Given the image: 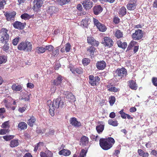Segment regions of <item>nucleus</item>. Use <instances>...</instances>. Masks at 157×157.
<instances>
[{
    "mask_svg": "<svg viewBox=\"0 0 157 157\" xmlns=\"http://www.w3.org/2000/svg\"><path fill=\"white\" fill-rule=\"evenodd\" d=\"M115 141L113 138L109 137L107 138H101L99 140V144L101 148L107 150L111 148Z\"/></svg>",
    "mask_w": 157,
    "mask_h": 157,
    "instance_id": "1",
    "label": "nucleus"
},
{
    "mask_svg": "<svg viewBox=\"0 0 157 157\" xmlns=\"http://www.w3.org/2000/svg\"><path fill=\"white\" fill-rule=\"evenodd\" d=\"M18 49L20 51H26L28 52H31L33 49L32 43L28 41H22L17 46Z\"/></svg>",
    "mask_w": 157,
    "mask_h": 157,
    "instance_id": "2",
    "label": "nucleus"
},
{
    "mask_svg": "<svg viewBox=\"0 0 157 157\" xmlns=\"http://www.w3.org/2000/svg\"><path fill=\"white\" fill-rule=\"evenodd\" d=\"M8 30L5 28H2L0 30L1 35L0 36V43L4 44V43H8L10 36L8 33Z\"/></svg>",
    "mask_w": 157,
    "mask_h": 157,
    "instance_id": "3",
    "label": "nucleus"
},
{
    "mask_svg": "<svg viewBox=\"0 0 157 157\" xmlns=\"http://www.w3.org/2000/svg\"><path fill=\"white\" fill-rule=\"evenodd\" d=\"M127 75V70L124 67L117 69L114 73L115 77L118 78L119 79H122L125 78Z\"/></svg>",
    "mask_w": 157,
    "mask_h": 157,
    "instance_id": "4",
    "label": "nucleus"
},
{
    "mask_svg": "<svg viewBox=\"0 0 157 157\" xmlns=\"http://www.w3.org/2000/svg\"><path fill=\"white\" fill-rule=\"evenodd\" d=\"M144 32L140 29L136 30L135 32L132 35V37L133 40H141L143 37Z\"/></svg>",
    "mask_w": 157,
    "mask_h": 157,
    "instance_id": "5",
    "label": "nucleus"
},
{
    "mask_svg": "<svg viewBox=\"0 0 157 157\" xmlns=\"http://www.w3.org/2000/svg\"><path fill=\"white\" fill-rule=\"evenodd\" d=\"M101 43L105 47L110 48L113 46V42L111 38L108 36L105 37L101 40Z\"/></svg>",
    "mask_w": 157,
    "mask_h": 157,
    "instance_id": "6",
    "label": "nucleus"
},
{
    "mask_svg": "<svg viewBox=\"0 0 157 157\" xmlns=\"http://www.w3.org/2000/svg\"><path fill=\"white\" fill-rule=\"evenodd\" d=\"M53 106L56 109L59 107L62 108L64 106V104L60 97H58L57 98L53 101Z\"/></svg>",
    "mask_w": 157,
    "mask_h": 157,
    "instance_id": "7",
    "label": "nucleus"
},
{
    "mask_svg": "<svg viewBox=\"0 0 157 157\" xmlns=\"http://www.w3.org/2000/svg\"><path fill=\"white\" fill-rule=\"evenodd\" d=\"M33 9L35 12H38L40 10L43 3L42 0H34Z\"/></svg>",
    "mask_w": 157,
    "mask_h": 157,
    "instance_id": "8",
    "label": "nucleus"
},
{
    "mask_svg": "<svg viewBox=\"0 0 157 157\" xmlns=\"http://www.w3.org/2000/svg\"><path fill=\"white\" fill-rule=\"evenodd\" d=\"M137 0H130L127 5V8L129 10H134L137 5Z\"/></svg>",
    "mask_w": 157,
    "mask_h": 157,
    "instance_id": "9",
    "label": "nucleus"
},
{
    "mask_svg": "<svg viewBox=\"0 0 157 157\" xmlns=\"http://www.w3.org/2000/svg\"><path fill=\"white\" fill-rule=\"evenodd\" d=\"M63 80V77L60 75H58L56 79L52 80V82L55 86H61Z\"/></svg>",
    "mask_w": 157,
    "mask_h": 157,
    "instance_id": "10",
    "label": "nucleus"
},
{
    "mask_svg": "<svg viewBox=\"0 0 157 157\" xmlns=\"http://www.w3.org/2000/svg\"><path fill=\"white\" fill-rule=\"evenodd\" d=\"M69 122L70 124L74 127H78L81 126V122L78 121L77 119L75 117L71 118Z\"/></svg>",
    "mask_w": 157,
    "mask_h": 157,
    "instance_id": "11",
    "label": "nucleus"
},
{
    "mask_svg": "<svg viewBox=\"0 0 157 157\" xmlns=\"http://www.w3.org/2000/svg\"><path fill=\"white\" fill-rule=\"evenodd\" d=\"M89 83L92 86L97 85L98 82V76H95L94 78L93 75H90L89 76Z\"/></svg>",
    "mask_w": 157,
    "mask_h": 157,
    "instance_id": "12",
    "label": "nucleus"
},
{
    "mask_svg": "<svg viewBox=\"0 0 157 157\" xmlns=\"http://www.w3.org/2000/svg\"><path fill=\"white\" fill-rule=\"evenodd\" d=\"M83 7L85 10L90 9L93 6V2L90 0H85L82 3Z\"/></svg>",
    "mask_w": 157,
    "mask_h": 157,
    "instance_id": "13",
    "label": "nucleus"
},
{
    "mask_svg": "<svg viewBox=\"0 0 157 157\" xmlns=\"http://www.w3.org/2000/svg\"><path fill=\"white\" fill-rule=\"evenodd\" d=\"M89 141L88 137L84 136L81 138L79 144L83 147H84L86 146H87L88 144Z\"/></svg>",
    "mask_w": 157,
    "mask_h": 157,
    "instance_id": "14",
    "label": "nucleus"
},
{
    "mask_svg": "<svg viewBox=\"0 0 157 157\" xmlns=\"http://www.w3.org/2000/svg\"><path fill=\"white\" fill-rule=\"evenodd\" d=\"M25 25V23H22L18 21H15L13 24V27L15 28L19 29H23Z\"/></svg>",
    "mask_w": 157,
    "mask_h": 157,
    "instance_id": "15",
    "label": "nucleus"
},
{
    "mask_svg": "<svg viewBox=\"0 0 157 157\" xmlns=\"http://www.w3.org/2000/svg\"><path fill=\"white\" fill-rule=\"evenodd\" d=\"M4 15L6 17V19L8 21H10L13 20L16 15V12L13 11L11 13L5 12Z\"/></svg>",
    "mask_w": 157,
    "mask_h": 157,
    "instance_id": "16",
    "label": "nucleus"
},
{
    "mask_svg": "<svg viewBox=\"0 0 157 157\" xmlns=\"http://www.w3.org/2000/svg\"><path fill=\"white\" fill-rule=\"evenodd\" d=\"M37 120L34 116H32L30 117V118L28 120L27 123L28 125L31 127H32L35 124Z\"/></svg>",
    "mask_w": 157,
    "mask_h": 157,
    "instance_id": "17",
    "label": "nucleus"
},
{
    "mask_svg": "<svg viewBox=\"0 0 157 157\" xmlns=\"http://www.w3.org/2000/svg\"><path fill=\"white\" fill-rule=\"evenodd\" d=\"M128 85L130 89L132 90H136L138 88V86L135 81L130 80L128 81Z\"/></svg>",
    "mask_w": 157,
    "mask_h": 157,
    "instance_id": "18",
    "label": "nucleus"
},
{
    "mask_svg": "<svg viewBox=\"0 0 157 157\" xmlns=\"http://www.w3.org/2000/svg\"><path fill=\"white\" fill-rule=\"evenodd\" d=\"M87 43L92 45L98 46V44L95 39L92 36H89L87 39Z\"/></svg>",
    "mask_w": 157,
    "mask_h": 157,
    "instance_id": "19",
    "label": "nucleus"
},
{
    "mask_svg": "<svg viewBox=\"0 0 157 157\" xmlns=\"http://www.w3.org/2000/svg\"><path fill=\"white\" fill-rule=\"evenodd\" d=\"M40 155L41 157H52L53 154L51 151L48 150L45 152H41Z\"/></svg>",
    "mask_w": 157,
    "mask_h": 157,
    "instance_id": "20",
    "label": "nucleus"
},
{
    "mask_svg": "<svg viewBox=\"0 0 157 157\" xmlns=\"http://www.w3.org/2000/svg\"><path fill=\"white\" fill-rule=\"evenodd\" d=\"M127 12L126 8L124 6H123L119 9L118 13L119 17H122L126 14Z\"/></svg>",
    "mask_w": 157,
    "mask_h": 157,
    "instance_id": "21",
    "label": "nucleus"
},
{
    "mask_svg": "<svg viewBox=\"0 0 157 157\" xmlns=\"http://www.w3.org/2000/svg\"><path fill=\"white\" fill-rule=\"evenodd\" d=\"M58 153L60 155H63L67 156L71 154V151L69 150L63 148L59 151Z\"/></svg>",
    "mask_w": 157,
    "mask_h": 157,
    "instance_id": "22",
    "label": "nucleus"
},
{
    "mask_svg": "<svg viewBox=\"0 0 157 157\" xmlns=\"http://www.w3.org/2000/svg\"><path fill=\"white\" fill-rule=\"evenodd\" d=\"M58 11V9L56 8L55 6H50L48 10V13H50L51 15L56 13Z\"/></svg>",
    "mask_w": 157,
    "mask_h": 157,
    "instance_id": "23",
    "label": "nucleus"
},
{
    "mask_svg": "<svg viewBox=\"0 0 157 157\" xmlns=\"http://www.w3.org/2000/svg\"><path fill=\"white\" fill-rule=\"evenodd\" d=\"M17 127L20 130H25L27 128V125L25 122L21 121L18 123Z\"/></svg>",
    "mask_w": 157,
    "mask_h": 157,
    "instance_id": "24",
    "label": "nucleus"
},
{
    "mask_svg": "<svg viewBox=\"0 0 157 157\" xmlns=\"http://www.w3.org/2000/svg\"><path fill=\"white\" fill-rule=\"evenodd\" d=\"M19 140L18 139L12 140L10 143V146L12 148L17 147L19 145Z\"/></svg>",
    "mask_w": 157,
    "mask_h": 157,
    "instance_id": "25",
    "label": "nucleus"
},
{
    "mask_svg": "<svg viewBox=\"0 0 157 157\" xmlns=\"http://www.w3.org/2000/svg\"><path fill=\"white\" fill-rule=\"evenodd\" d=\"M11 88L14 91H18L22 89V87L20 85H16V84L13 83L11 86Z\"/></svg>",
    "mask_w": 157,
    "mask_h": 157,
    "instance_id": "26",
    "label": "nucleus"
},
{
    "mask_svg": "<svg viewBox=\"0 0 157 157\" xmlns=\"http://www.w3.org/2000/svg\"><path fill=\"white\" fill-rule=\"evenodd\" d=\"M137 152L139 155L142 157H148L149 156V154L148 152H145L141 149H138Z\"/></svg>",
    "mask_w": 157,
    "mask_h": 157,
    "instance_id": "27",
    "label": "nucleus"
},
{
    "mask_svg": "<svg viewBox=\"0 0 157 157\" xmlns=\"http://www.w3.org/2000/svg\"><path fill=\"white\" fill-rule=\"evenodd\" d=\"M117 43L118 47L123 49L125 48L127 46V44L126 42H122L120 40L117 41Z\"/></svg>",
    "mask_w": 157,
    "mask_h": 157,
    "instance_id": "28",
    "label": "nucleus"
},
{
    "mask_svg": "<svg viewBox=\"0 0 157 157\" xmlns=\"http://www.w3.org/2000/svg\"><path fill=\"white\" fill-rule=\"evenodd\" d=\"M33 15H30L27 13H24L21 15V17L22 19L25 20H29L31 18H33Z\"/></svg>",
    "mask_w": 157,
    "mask_h": 157,
    "instance_id": "29",
    "label": "nucleus"
},
{
    "mask_svg": "<svg viewBox=\"0 0 157 157\" xmlns=\"http://www.w3.org/2000/svg\"><path fill=\"white\" fill-rule=\"evenodd\" d=\"M105 123L103 122L99 121V134H101L104 128Z\"/></svg>",
    "mask_w": 157,
    "mask_h": 157,
    "instance_id": "30",
    "label": "nucleus"
},
{
    "mask_svg": "<svg viewBox=\"0 0 157 157\" xmlns=\"http://www.w3.org/2000/svg\"><path fill=\"white\" fill-rule=\"evenodd\" d=\"M137 44V42L134 40H132L128 45V46L127 48V49L126 51V52H127L131 50L132 49V47L134 45H136Z\"/></svg>",
    "mask_w": 157,
    "mask_h": 157,
    "instance_id": "31",
    "label": "nucleus"
},
{
    "mask_svg": "<svg viewBox=\"0 0 157 157\" xmlns=\"http://www.w3.org/2000/svg\"><path fill=\"white\" fill-rule=\"evenodd\" d=\"M108 124L113 126H117L118 125V121L116 120L109 119L108 121Z\"/></svg>",
    "mask_w": 157,
    "mask_h": 157,
    "instance_id": "32",
    "label": "nucleus"
},
{
    "mask_svg": "<svg viewBox=\"0 0 157 157\" xmlns=\"http://www.w3.org/2000/svg\"><path fill=\"white\" fill-rule=\"evenodd\" d=\"M106 27L104 24L99 22V30L102 32H105L107 30Z\"/></svg>",
    "mask_w": 157,
    "mask_h": 157,
    "instance_id": "33",
    "label": "nucleus"
},
{
    "mask_svg": "<svg viewBox=\"0 0 157 157\" xmlns=\"http://www.w3.org/2000/svg\"><path fill=\"white\" fill-rule=\"evenodd\" d=\"M108 90L110 92H116L118 91V89L115 87L111 86L110 85L107 86Z\"/></svg>",
    "mask_w": 157,
    "mask_h": 157,
    "instance_id": "34",
    "label": "nucleus"
},
{
    "mask_svg": "<svg viewBox=\"0 0 157 157\" xmlns=\"http://www.w3.org/2000/svg\"><path fill=\"white\" fill-rule=\"evenodd\" d=\"M106 67L105 62L103 60L99 62V70H103Z\"/></svg>",
    "mask_w": 157,
    "mask_h": 157,
    "instance_id": "35",
    "label": "nucleus"
},
{
    "mask_svg": "<svg viewBox=\"0 0 157 157\" xmlns=\"http://www.w3.org/2000/svg\"><path fill=\"white\" fill-rule=\"evenodd\" d=\"M95 50V49L94 47L92 46H90L87 49V51L89 52L91 56L94 55Z\"/></svg>",
    "mask_w": 157,
    "mask_h": 157,
    "instance_id": "36",
    "label": "nucleus"
},
{
    "mask_svg": "<svg viewBox=\"0 0 157 157\" xmlns=\"http://www.w3.org/2000/svg\"><path fill=\"white\" fill-rule=\"evenodd\" d=\"M115 35L117 38H120L123 37V34L120 30H117L116 31Z\"/></svg>",
    "mask_w": 157,
    "mask_h": 157,
    "instance_id": "37",
    "label": "nucleus"
},
{
    "mask_svg": "<svg viewBox=\"0 0 157 157\" xmlns=\"http://www.w3.org/2000/svg\"><path fill=\"white\" fill-rule=\"evenodd\" d=\"M31 94H25L24 96L21 98V99L24 100L25 101H29Z\"/></svg>",
    "mask_w": 157,
    "mask_h": 157,
    "instance_id": "38",
    "label": "nucleus"
},
{
    "mask_svg": "<svg viewBox=\"0 0 157 157\" xmlns=\"http://www.w3.org/2000/svg\"><path fill=\"white\" fill-rule=\"evenodd\" d=\"M36 49L37 53L39 54L45 52V48L42 47H37Z\"/></svg>",
    "mask_w": 157,
    "mask_h": 157,
    "instance_id": "39",
    "label": "nucleus"
},
{
    "mask_svg": "<svg viewBox=\"0 0 157 157\" xmlns=\"http://www.w3.org/2000/svg\"><path fill=\"white\" fill-rule=\"evenodd\" d=\"M14 137V136L12 135H7L3 136V139L6 141H8L13 139Z\"/></svg>",
    "mask_w": 157,
    "mask_h": 157,
    "instance_id": "40",
    "label": "nucleus"
},
{
    "mask_svg": "<svg viewBox=\"0 0 157 157\" xmlns=\"http://www.w3.org/2000/svg\"><path fill=\"white\" fill-rule=\"evenodd\" d=\"M4 45L2 46V50L6 52H7L9 49V44L7 43H4Z\"/></svg>",
    "mask_w": 157,
    "mask_h": 157,
    "instance_id": "41",
    "label": "nucleus"
},
{
    "mask_svg": "<svg viewBox=\"0 0 157 157\" xmlns=\"http://www.w3.org/2000/svg\"><path fill=\"white\" fill-rule=\"evenodd\" d=\"M70 0H57L58 3L61 6L65 5L70 2Z\"/></svg>",
    "mask_w": 157,
    "mask_h": 157,
    "instance_id": "42",
    "label": "nucleus"
},
{
    "mask_svg": "<svg viewBox=\"0 0 157 157\" xmlns=\"http://www.w3.org/2000/svg\"><path fill=\"white\" fill-rule=\"evenodd\" d=\"M88 147H87L86 148L85 147V149L86 150L84 149H82L81 150V152L80 154V155L82 157H85V156H86V154L87 151V149Z\"/></svg>",
    "mask_w": 157,
    "mask_h": 157,
    "instance_id": "43",
    "label": "nucleus"
},
{
    "mask_svg": "<svg viewBox=\"0 0 157 157\" xmlns=\"http://www.w3.org/2000/svg\"><path fill=\"white\" fill-rule=\"evenodd\" d=\"M82 63L84 66H87L90 62V60L87 58H83L82 60Z\"/></svg>",
    "mask_w": 157,
    "mask_h": 157,
    "instance_id": "44",
    "label": "nucleus"
},
{
    "mask_svg": "<svg viewBox=\"0 0 157 157\" xmlns=\"http://www.w3.org/2000/svg\"><path fill=\"white\" fill-rule=\"evenodd\" d=\"M6 61L7 58L5 56H0V64L6 63Z\"/></svg>",
    "mask_w": 157,
    "mask_h": 157,
    "instance_id": "45",
    "label": "nucleus"
},
{
    "mask_svg": "<svg viewBox=\"0 0 157 157\" xmlns=\"http://www.w3.org/2000/svg\"><path fill=\"white\" fill-rule=\"evenodd\" d=\"M109 99L110 105L112 106L115 101L116 99L115 97L113 96H111L110 97Z\"/></svg>",
    "mask_w": 157,
    "mask_h": 157,
    "instance_id": "46",
    "label": "nucleus"
},
{
    "mask_svg": "<svg viewBox=\"0 0 157 157\" xmlns=\"http://www.w3.org/2000/svg\"><path fill=\"white\" fill-rule=\"evenodd\" d=\"M6 0H0V10L4 8V6L6 4Z\"/></svg>",
    "mask_w": 157,
    "mask_h": 157,
    "instance_id": "47",
    "label": "nucleus"
},
{
    "mask_svg": "<svg viewBox=\"0 0 157 157\" xmlns=\"http://www.w3.org/2000/svg\"><path fill=\"white\" fill-rule=\"evenodd\" d=\"M88 20L86 19H82L81 23V25L84 27H86L88 25Z\"/></svg>",
    "mask_w": 157,
    "mask_h": 157,
    "instance_id": "48",
    "label": "nucleus"
},
{
    "mask_svg": "<svg viewBox=\"0 0 157 157\" xmlns=\"http://www.w3.org/2000/svg\"><path fill=\"white\" fill-rule=\"evenodd\" d=\"M10 125L9 124V121H5L4 122L2 125V127L3 128H8L10 127Z\"/></svg>",
    "mask_w": 157,
    "mask_h": 157,
    "instance_id": "49",
    "label": "nucleus"
},
{
    "mask_svg": "<svg viewBox=\"0 0 157 157\" xmlns=\"http://www.w3.org/2000/svg\"><path fill=\"white\" fill-rule=\"evenodd\" d=\"M119 113L121 114V117L123 119H126V116L127 114L125 113L123 111V109L121 110L119 112Z\"/></svg>",
    "mask_w": 157,
    "mask_h": 157,
    "instance_id": "50",
    "label": "nucleus"
},
{
    "mask_svg": "<svg viewBox=\"0 0 157 157\" xmlns=\"http://www.w3.org/2000/svg\"><path fill=\"white\" fill-rule=\"evenodd\" d=\"M75 72L78 74H81L83 73V69L81 67L75 68Z\"/></svg>",
    "mask_w": 157,
    "mask_h": 157,
    "instance_id": "51",
    "label": "nucleus"
},
{
    "mask_svg": "<svg viewBox=\"0 0 157 157\" xmlns=\"http://www.w3.org/2000/svg\"><path fill=\"white\" fill-rule=\"evenodd\" d=\"M67 97L69 99H71V101H75V98L74 96L71 93H70L67 95Z\"/></svg>",
    "mask_w": 157,
    "mask_h": 157,
    "instance_id": "52",
    "label": "nucleus"
},
{
    "mask_svg": "<svg viewBox=\"0 0 157 157\" xmlns=\"http://www.w3.org/2000/svg\"><path fill=\"white\" fill-rule=\"evenodd\" d=\"M47 103L48 105V108H55L54 106H53V102H52V101L51 100H49L47 101Z\"/></svg>",
    "mask_w": 157,
    "mask_h": 157,
    "instance_id": "53",
    "label": "nucleus"
},
{
    "mask_svg": "<svg viewBox=\"0 0 157 157\" xmlns=\"http://www.w3.org/2000/svg\"><path fill=\"white\" fill-rule=\"evenodd\" d=\"M45 51L48 50V51L51 52L53 51L54 49V47L51 45L46 46L45 48Z\"/></svg>",
    "mask_w": 157,
    "mask_h": 157,
    "instance_id": "54",
    "label": "nucleus"
},
{
    "mask_svg": "<svg viewBox=\"0 0 157 157\" xmlns=\"http://www.w3.org/2000/svg\"><path fill=\"white\" fill-rule=\"evenodd\" d=\"M113 22L116 24H118L120 22V19L117 16H115L113 17Z\"/></svg>",
    "mask_w": 157,
    "mask_h": 157,
    "instance_id": "55",
    "label": "nucleus"
},
{
    "mask_svg": "<svg viewBox=\"0 0 157 157\" xmlns=\"http://www.w3.org/2000/svg\"><path fill=\"white\" fill-rule=\"evenodd\" d=\"M19 40V37L14 38L13 40L12 44L14 45H16Z\"/></svg>",
    "mask_w": 157,
    "mask_h": 157,
    "instance_id": "56",
    "label": "nucleus"
},
{
    "mask_svg": "<svg viewBox=\"0 0 157 157\" xmlns=\"http://www.w3.org/2000/svg\"><path fill=\"white\" fill-rule=\"evenodd\" d=\"M93 10L94 14L98 15V6H96L94 7Z\"/></svg>",
    "mask_w": 157,
    "mask_h": 157,
    "instance_id": "57",
    "label": "nucleus"
},
{
    "mask_svg": "<svg viewBox=\"0 0 157 157\" xmlns=\"http://www.w3.org/2000/svg\"><path fill=\"white\" fill-rule=\"evenodd\" d=\"M27 106L25 105L24 106L20 107L18 109V111L21 113H23L26 109Z\"/></svg>",
    "mask_w": 157,
    "mask_h": 157,
    "instance_id": "58",
    "label": "nucleus"
},
{
    "mask_svg": "<svg viewBox=\"0 0 157 157\" xmlns=\"http://www.w3.org/2000/svg\"><path fill=\"white\" fill-rule=\"evenodd\" d=\"M56 109L55 108H50L49 109V112L50 114L53 117L55 115V110Z\"/></svg>",
    "mask_w": 157,
    "mask_h": 157,
    "instance_id": "59",
    "label": "nucleus"
},
{
    "mask_svg": "<svg viewBox=\"0 0 157 157\" xmlns=\"http://www.w3.org/2000/svg\"><path fill=\"white\" fill-rule=\"evenodd\" d=\"M65 50L66 52H69L71 49V45L69 43L66 44L65 46Z\"/></svg>",
    "mask_w": 157,
    "mask_h": 157,
    "instance_id": "60",
    "label": "nucleus"
},
{
    "mask_svg": "<svg viewBox=\"0 0 157 157\" xmlns=\"http://www.w3.org/2000/svg\"><path fill=\"white\" fill-rule=\"evenodd\" d=\"M152 82L154 86H157V78H152Z\"/></svg>",
    "mask_w": 157,
    "mask_h": 157,
    "instance_id": "61",
    "label": "nucleus"
},
{
    "mask_svg": "<svg viewBox=\"0 0 157 157\" xmlns=\"http://www.w3.org/2000/svg\"><path fill=\"white\" fill-rule=\"evenodd\" d=\"M43 143L42 142H40L37 143L34 149V151L35 152L36 151L38 150V147L40 146V145H43Z\"/></svg>",
    "mask_w": 157,
    "mask_h": 157,
    "instance_id": "62",
    "label": "nucleus"
},
{
    "mask_svg": "<svg viewBox=\"0 0 157 157\" xmlns=\"http://www.w3.org/2000/svg\"><path fill=\"white\" fill-rule=\"evenodd\" d=\"M59 49H56L54 51L52 52V54L55 56L56 55H57L59 54Z\"/></svg>",
    "mask_w": 157,
    "mask_h": 157,
    "instance_id": "63",
    "label": "nucleus"
},
{
    "mask_svg": "<svg viewBox=\"0 0 157 157\" xmlns=\"http://www.w3.org/2000/svg\"><path fill=\"white\" fill-rule=\"evenodd\" d=\"M151 154L155 157H157V150H156L155 149L152 150L151 152Z\"/></svg>",
    "mask_w": 157,
    "mask_h": 157,
    "instance_id": "64",
    "label": "nucleus"
}]
</instances>
